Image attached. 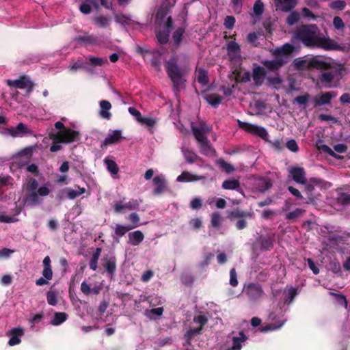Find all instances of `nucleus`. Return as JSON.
<instances>
[{
  "mask_svg": "<svg viewBox=\"0 0 350 350\" xmlns=\"http://www.w3.org/2000/svg\"><path fill=\"white\" fill-rule=\"evenodd\" d=\"M8 85L14 87L18 89L27 88L28 93L31 92L33 88V83L27 77L22 76L18 79L7 81Z\"/></svg>",
  "mask_w": 350,
  "mask_h": 350,
  "instance_id": "6e6552de",
  "label": "nucleus"
},
{
  "mask_svg": "<svg viewBox=\"0 0 350 350\" xmlns=\"http://www.w3.org/2000/svg\"><path fill=\"white\" fill-rule=\"evenodd\" d=\"M347 3L343 0H337L329 3L330 8L337 10H342L346 7Z\"/></svg>",
  "mask_w": 350,
  "mask_h": 350,
  "instance_id": "680f3d73",
  "label": "nucleus"
},
{
  "mask_svg": "<svg viewBox=\"0 0 350 350\" xmlns=\"http://www.w3.org/2000/svg\"><path fill=\"white\" fill-rule=\"evenodd\" d=\"M336 96V94L334 92H324L319 97H317L314 99V107H318L329 104L332 99Z\"/></svg>",
  "mask_w": 350,
  "mask_h": 350,
  "instance_id": "6ab92c4d",
  "label": "nucleus"
},
{
  "mask_svg": "<svg viewBox=\"0 0 350 350\" xmlns=\"http://www.w3.org/2000/svg\"><path fill=\"white\" fill-rule=\"evenodd\" d=\"M204 179H205V177L203 176H198L187 171H184L177 177L176 180L178 182H193Z\"/></svg>",
  "mask_w": 350,
  "mask_h": 350,
  "instance_id": "4be33fe9",
  "label": "nucleus"
},
{
  "mask_svg": "<svg viewBox=\"0 0 350 350\" xmlns=\"http://www.w3.org/2000/svg\"><path fill=\"white\" fill-rule=\"evenodd\" d=\"M104 162L107 165V168L109 172H111L112 175H116L119 172V167L118 164L113 160L105 159Z\"/></svg>",
  "mask_w": 350,
  "mask_h": 350,
  "instance_id": "c03bdc74",
  "label": "nucleus"
},
{
  "mask_svg": "<svg viewBox=\"0 0 350 350\" xmlns=\"http://www.w3.org/2000/svg\"><path fill=\"white\" fill-rule=\"evenodd\" d=\"M227 54L230 61L240 60L241 48L240 46L234 41H230L227 43L226 46Z\"/></svg>",
  "mask_w": 350,
  "mask_h": 350,
  "instance_id": "f8f14e48",
  "label": "nucleus"
},
{
  "mask_svg": "<svg viewBox=\"0 0 350 350\" xmlns=\"http://www.w3.org/2000/svg\"><path fill=\"white\" fill-rule=\"evenodd\" d=\"M318 34L319 28L317 25H302L296 29L295 37L305 46L315 48L319 38Z\"/></svg>",
  "mask_w": 350,
  "mask_h": 350,
  "instance_id": "7ed1b4c3",
  "label": "nucleus"
},
{
  "mask_svg": "<svg viewBox=\"0 0 350 350\" xmlns=\"http://www.w3.org/2000/svg\"><path fill=\"white\" fill-rule=\"evenodd\" d=\"M315 48H321L325 51H338L342 49L335 40L329 38L319 36L316 43Z\"/></svg>",
  "mask_w": 350,
  "mask_h": 350,
  "instance_id": "9d476101",
  "label": "nucleus"
},
{
  "mask_svg": "<svg viewBox=\"0 0 350 350\" xmlns=\"http://www.w3.org/2000/svg\"><path fill=\"white\" fill-rule=\"evenodd\" d=\"M222 188L226 190H236L240 189V183L237 179H228L222 183Z\"/></svg>",
  "mask_w": 350,
  "mask_h": 350,
  "instance_id": "f704fd0d",
  "label": "nucleus"
},
{
  "mask_svg": "<svg viewBox=\"0 0 350 350\" xmlns=\"http://www.w3.org/2000/svg\"><path fill=\"white\" fill-rule=\"evenodd\" d=\"M334 78V73L332 72H325L321 74L320 81L322 83H331Z\"/></svg>",
  "mask_w": 350,
  "mask_h": 350,
  "instance_id": "774afa93",
  "label": "nucleus"
},
{
  "mask_svg": "<svg viewBox=\"0 0 350 350\" xmlns=\"http://www.w3.org/2000/svg\"><path fill=\"white\" fill-rule=\"evenodd\" d=\"M330 294L335 297L336 301L339 305L345 307V308H347L348 301L344 295L335 293H330Z\"/></svg>",
  "mask_w": 350,
  "mask_h": 350,
  "instance_id": "13d9d810",
  "label": "nucleus"
},
{
  "mask_svg": "<svg viewBox=\"0 0 350 350\" xmlns=\"http://www.w3.org/2000/svg\"><path fill=\"white\" fill-rule=\"evenodd\" d=\"M265 76V70L262 67H257L253 70V79L256 83Z\"/></svg>",
  "mask_w": 350,
  "mask_h": 350,
  "instance_id": "5fc2aeb1",
  "label": "nucleus"
},
{
  "mask_svg": "<svg viewBox=\"0 0 350 350\" xmlns=\"http://www.w3.org/2000/svg\"><path fill=\"white\" fill-rule=\"evenodd\" d=\"M46 300L49 305L56 306L58 303L57 293L54 291H49L46 293Z\"/></svg>",
  "mask_w": 350,
  "mask_h": 350,
  "instance_id": "4d7b16f0",
  "label": "nucleus"
},
{
  "mask_svg": "<svg viewBox=\"0 0 350 350\" xmlns=\"http://www.w3.org/2000/svg\"><path fill=\"white\" fill-rule=\"evenodd\" d=\"M297 295V288L295 287H291L288 292H285L284 296V304L290 305L295 299Z\"/></svg>",
  "mask_w": 350,
  "mask_h": 350,
  "instance_id": "79ce46f5",
  "label": "nucleus"
},
{
  "mask_svg": "<svg viewBox=\"0 0 350 350\" xmlns=\"http://www.w3.org/2000/svg\"><path fill=\"white\" fill-rule=\"evenodd\" d=\"M200 150L202 154L208 157L215 156L216 153L215 149L211 146L208 140L200 144Z\"/></svg>",
  "mask_w": 350,
  "mask_h": 350,
  "instance_id": "7c9ffc66",
  "label": "nucleus"
},
{
  "mask_svg": "<svg viewBox=\"0 0 350 350\" xmlns=\"http://www.w3.org/2000/svg\"><path fill=\"white\" fill-rule=\"evenodd\" d=\"M100 110L99 112L100 116L106 120H109L111 117V113L109 110L111 109V104L108 100H103L100 102Z\"/></svg>",
  "mask_w": 350,
  "mask_h": 350,
  "instance_id": "a878e982",
  "label": "nucleus"
},
{
  "mask_svg": "<svg viewBox=\"0 0 350 350\" xmlns=\"http://www.w3.org/2000/svg\"><path fill=\"white\" fill-rule=\"evenodd\" d=\"M254 212L243 211L238 208L233 209L228 213V218L231 221L238 219L235 223V227L237 230H241L245 229L247 226L246 218L252 219L254 217Z\"/></svg>",
  "mask_w": 350,
  "mask_h": 350,
  "instance_id": "20e7f679",
  "label": "nucleus"
},
{
  "mask_svg": "<svg viewBox=\"0 0 350 350\" xmlns=\"http://www.w3.org/2000/svg\"><path fill=\"white\" fill-rule=\"evenodd\" d=\"M86 191L85 189L83 187H78V189L75 190L72 188H66L65 189V192L67 194V196L69 199L73 200L83 194Z\"/></svg>",
  "mask_w": 350,
  "mask_h": 350,
  "instance_id": "4c0bfd02",
  "label": "nucleus"
},
{
  "mask_svg": "<svg viewBox=\"0 0 350 350\" xmlns=\"http://www.w3.org/2000/svg\"><path fill=\"white\" fill-rule=\"evenodd\" d=\"M260 243L261 250L269 251L273 247L275 242V234L273 233H268L265 235H261L258 239Z\"/></svg>",
  "mask_w": 350,
  "mask_h": 350,
  "instance_id": "4468645a",
  "label": "nucleus"
},
{
  "mask_svg": "<svg viewBox=\"0 0 350 350\" xmlns=\"http://www.w3.org/2000/svg\"><path fill=\"white\" fill-rule=\"evenodd\" d=\"M163 310H164L163 308L161 307L152 308L150 310H148L146 312V315L148 318L152 319V315H156V316H159V317L161 316L163 314Z\"/></svg>",
  "mask_w": 350,
  "mask_h": 350,
  "instance_id": "69168bd1",
  "label": "nucleus"
},
{
  "mask_svg": "<svg viewBox=\"0 0 350 350\" xmlns=\"http://www.w3.org/2000/svg\"><path fill=\"white\" fill-rule=\"evenodd\" d=\"M75 40L78 42L94 44L96 43L98 37L94 35L79 36Z\"/></svg>",
  "mask_w": 350,
  "mask_h": 350,
  "instance_id": "a18cd8bd",
  "label": "nucleus"
},
{
  "mask_svg": "<svg viewBox=\"0 0 350 350\" xmlns=\"http://www.w3.org/2000/svg\"><path fill=\"white\" fill-rule=\"evenodd\" d=\"M217 163L219 167L228 174L232 173L234 171V166L232 164L226 162L222 159L217 160Z\"/></svg>",
  "mask_w": 350,
  "mask_h": 350,
  "instance_id": "603ef678",
  "label": "nucleus"
},
{
  "mask_svg": "<svg viewBox=\"0 0 350 350\" xmlns=\"http://www.w3.org/2000/svg\"><path fill=\"white\" fill-rule=\"evenodd\" d=\"M152 183L155 187L152 193L155 196H159L168 190L167 180L162 174L155 176L152 179Z\"/></svg>",
  "mask_w": 350,
  "mask_h": 350,
  "instance_id": "9b49d317",
  "label": "nucleus"
},
{
  "mask_svg": "<svg viewBox=\"0 0 350 350\" xmlns=\"http://www.w3.org/2000/svg\"><path fill=\"white\" fill-rule=\"evenodd\" d=\"M286 321V320L284 319V320H282V321H278V322H275L273 323L267 324L265 326H262L260 328V331L262 332H267L269 331H273V330L278 329L283 326V325L285 323Z\"/></svg>",
  "mask_w": 350,
  "mask_h": 350,
  "instance_id": "ea45409f",
  "label": "nucleus"
},
{
  "mask_svg": "<svg viewBox=\"0 0 350 350\" xmlns=\"http://www.w3.org/2000/svg\"><path fill=\"white\" fill-rule=\"evenodd\" d=\"M23 329L20 327L13 328L10 330V338L8 344L10 346H14L21 343V337L23 335Z\"/></svg>",
  "mask_w": 350,
  "mask_h": 350,
  "instance_id": "412c9836",
  "label": "nucleus"
},
{
  "mask_svg": "<svg viewBox=\"0 0 350 350\" xmlns=\"http://www.w3.org/2000/svg\"><path fill=\"white\" fill-rule=\"evenodd\" d=\"M93 23L100 28H106L111 24V19L105 16H96L92 19Z\"/></svg>",
  "mask_w": 350,
  "mask_h": 350,
  "instance_id": "72a5a7b5",
  "label": "nucleus"
},
{
  "mask_svg": "<svg viewBox=\"0 0 350 350\" xmlns=\"http://www.w3.org/2000/svg\"><path fill=\"white\" fill-rule=\"evenodd\" d=\"M328 68V64L318 57L310 58V70L315 68L318 70H326Z\"/></svg>",
  "mask_w": 350,
  "mask_h": 350,
  "instance_id": "c85d7f7f",
  "label": "nucleus"
},
{
  "mask_svg": "<svg viewBox=\"0 0 350 350\" xmlns=\"http://www.w3.org/2000/svg\"><path fill=\"white\" fill-rule=\"evenodd\" d=\"M183 153L186 161L189 163H193L196 161H203L202 158L197 155L196 152L189 149L183 150Z\"/></svg>",
  "mask_w": 350,
  "mask_h": 350,
  "instance_id": "473e14b6",
  "label": "nucleus"
},
{
  "mask_svg": "<svg viewBox=\"0 0 350 350\" xmlns=\"http://www.w3.org/2000/svg\"><path fill=\"white\" fill-rule=\"evenodd\" d=\"M128 219L132 224V226L131 228H135L141 225L140 219L139 215L136 213H132L129 215Z\"/></svg>",
  "mask_w": 350,
  "mask_h": 350,
  "instance_id": "bf43d9fd",
  "label": "nucleus"
},
{
  "mask_svg": "<svg viewBox=\"0 0 350 350\" xmlns=\"http://www.w3.org/2000/svg\"><path fill=\"white\" fill-rule=\"evenodd\" d=\"M166 73L173 85V90L178 92L185 88L187 80L185 78V71L178 65L176 57H171L165 62Z\"/></svg>",
  "mask_w": 350,
  "mask_h": 350,
  "instance_id": "f03ea898",
  "label": "nucleus"
},
{
  "mask_svg": "<svg viewBox=\"0 0 350 350\" xmlns=\"http://www.w3.org/2000/svg\"><path fill=\"white\" fill-rule=\"evenodd\" d=\"M289 176L297 183L304 185L306 184V173L302 167L292 166L288 170Z\"/></svg>",
  "mask_w": 350,
  "mask_h": 350,
  "instance_id": "1a4fd4ad",
  "label": "nucleus"
},
{
  "mask_svg": "<svg viewBox=\"0 0 350 350\" xmlns=\"http://www.w3.org/2000/svg\"><path fill=\"white\" fill-rule=\"evenodd\" d=\"M256 188L261 193L269 190L273 185L271 180L268 177H260L256 180Z\"/></svg>",
  "mask_w": 350,
  "mask_h": 350,
  "instance_id": "aec40b11",
  "label": "nucleus"
},
{
  "mask_svg": "<svg viewBox=\"0 0 350 350\" xmlns=\"http://www.w3.org/2000/svg\"><path fill=\"white\" fill-rule=\"evenodd\" d=\"M104 267L107 273L113 275L116 271V258L114 256H106L104 258Z\"/></svg>",
  "mask_w": 350,
  "mask_h": 350,
  "instance_id": "393cba45",
  "label": "nucleus"
},
{
  "mask_svg": "<svg viewBox=\"0 0 350 350\" xmlns=\"http://www.w3.org/2000/svg\"><path fill=\"white\" fill-rule=\"evenodd\" d=\"M247 336L243 332H239V337L232 338V346L228 350H241L242 345L241 343L247 340Z\"/></svg>",
  "mask_w": 350,
  "mask_h": 350,
  "instance_id": "2f4dec72",
  "label": "nucleus"
},
{
  "mask_svg": "<svg viewBox=\"0 0 350 350\" xmlns=\"http://www.w3.org/2000/svg\"><path fill=\"white\" fill-rule=\"evenodd\" d=\"M185 33L183 27H178L172 35L173 42L176 46H179L182 42V38Z\"/></svg>",
  "mask_w": 350,
  "mask_h": 350,
  "instance_id": "37998d69",
  "label": "nucleus"
},
{
  "mask_svg": "<svg viewBox=\"0 0 350 350\" xmlns=\"http://www.w3.org/2000/svg\"><path fill=\"white\" fill-rule=\"evenodd\" d=\"M266 142L269 143L271 148L277 151L282 150L284 147V142L282 139H276L274 141H271L268 139V141Z\"/></svg>",
  "mask_w": 350,
  "mask_h": 350,
  "instance_id": "0e129e2a",
  "label": "nucleus"
},
{
  "mask_svg": "<svg viewBox=\"0 0 350 350\" xmlns=\"http://www.w3.org/2000/svg\"><path fill=\"white\" fill-rule=\"evenodd\" d=\"M204 98L209 105L215 108H217L223 100V98L216 93L207 94Z\"/></svg>",
  "mask_w": 350,
  "mask_h": 350,
  "instance_id": "c756f323",
  "label": "nucleus"
},
{
  "mask_svg": "<svg viewBox=\"0 0 350 350\" xmlns=\"http://www.w3.org/2000/svg\"><path fill=\"white\" fill-rule=\"evenodd\" d=\"M68 317V314L64 312H55L54 317L51 321V324L55 326L59 325L67 320Z\"/></svg>",
  "mask_w": 350,
  "mask_h": 350,
  "instance_id": "e433bc0d",
  "label": "nucleus"
},
{
  "mask_svg": "<svg viewBox=\"0 0 350 350\" xmlns=\"http://www.w3.org/2000/svg\"><path fill=\"white\" fill-rule=\"evenodd\" d=\"M198 76H197V80L198 83H200L202 85H206L208 83V73L206 71V70L203 68H199L197 70Z\"/></svg>",
  "mask_w": 350,
  "mask_h": 350,
  "instance_id": "a19ab883",
  "label": "nucleus"
},
{
  "mask_svg": "<svg viewBox=\"0 0 350 350\" xmlns=\"http://www.w3.org/2000/svg\"><path fill=\"white\" fill-rule=\"evenodd\" d=\"M88 59L90 64L92 66H101L105 63L107 62V59L106 58L97 57L92 55L88 57Z\"/></svg>",
  "mask_w": 350,
  "mask_h": 350,
  "instance_id": "8fccbe9b",
  "label": "nucleus"
},
{
  "mask_svg": "<svg viewBox=\"0 0 350 350\" xmlns=\"http://www.w3.org/2000/svg\"><path fill=\"white\" fill-rule=\"evenodd\" d=\"M139 203L137 200L131 199L124 204L120 203H116L113 205L114 212L116 213H120L123 209L126 208L129 210H137L139 208Z\"/></svg>",
  "mask_w": 350,
  "mask_h": 350,
  "instance_id": "f3484780",
  "label": "nucleus"
},
{
  "mask_svg": "<svg viewBox=\"0 0 350 350\" xmlns=\"http://www.w3.org/2000/svg\"><path fill=\"white\" fill-rule=\"evenodd\" d=\"M237 123L239 127L247 133L256 135L265 141H268L269 134L265 128L239 120H237Z\"/></svg>",
  "mask_w": 350,
  "mask_h": 350,
  "instance_id": "423d86ee",
  "label": "nucleus"
},
{
  "mask_svg": "<svg viewBox=\"0 0 350 350\" xmlns=\"http://www.w3.org/2000/svg\"><path fill=\"white\" fill-rule=\"evenodd\" d=\"M300 19V14L297 11H293L287 16L286 22L288 25L296 24Z\"/></svg>",
  "mask_w": 350,
  "mask_h": 350,
  "instance_id": "3c124183",
  "label": "nucleus"
},
{
  "mask_svg": "<svg viewBox=\"0 0 350 350\" xmlns=\"http://www.w3.org/2000/svg\"><path fill=\"white\" fill-rule=\"evenodd\" d=\"M277 10L287 12L293 9L297 5L296 0H275Z\"/></svg>",
  "mask_w": 350,
  "mask_h": 350,
  "instance_id": "a211bd4d",
  "label": "nucleus"
},
{
  "mask_svg": "<svg viewBox=\"0 0 350 350\" xmlns=\"http://www.w3.org/2000/svg\"><path fill=\"white\" fill-rule=\"evenodd\" d=\"M293 51V46L290 44H285L282 47L275 49L274 55L278 57L286 56Z\"/></svg>",
  "mask_w": 350,
  "mask_h": 350,
  "instance_id": "c9c22d12",
  "label": "nucleus"
},
{
  "mask_svg": "<svg viewBox=\"0 0 350 350\" xmlns=\"http://www.w3.org/2000/svg\"><path fill=\"white\" fill-rule=\"evenodd\" d=\"M305 185V190L304 192L307 196V198L310 202H313L316 197L314 193V191L315 189L314 186L311 183H307Z\"/></svg>",
  "mask_w": 350,
  "mask_h": 350,
  "instance_id": "49530a36",
  "label": "nucleus"
},
{
  "mask_svg": "<svg viewBox=\"0 0 350 350\" xmlns=\"http://www.w3.org/2000/svg\"><path fill=\"white\" fill-rule=\"evenodd\" d=\"M79 135L78 131L66 128L62 131L49 134L50 139L55 143L70 144L75 142Z\"/></svg>",
  "mask_w": 350,
  "mask_h": 350,
  "instance_id": "39448f33",
  "label": "nucleus"
},
{
  "mask_svg": "<svg viewBox=\"0 0 350 350\" xmlns=\"http://www.w3.org/2000/svg\"><path fill=\"white\" fill-rule=\"evenodd\" d=\"M50 189L46 185L39 187L38 180L30 178L23 187L22 202L24 206L34 207L43 204V198L50 193Z\"/></svg>",
  "mask_w": 350,
  "mask_h": 350,
  "instance_id": "f257e3e1",
  "label": "nucleus"
},
{
  "mask_svg": "<svg viewBox=\"0 0 350 350\" xmlns=\"http://www.w3.org/2000/svg\"><path fill=\"white\" fill-rule=\"evenodd\" d=\"M7 131L8 134L13 137L31 133L28 126L22 122L18 123L16 127L8 128Z\"/></svg>",
  "mask_w": 350,
  "mask_h": 350,
  "instance_id": "dca6fc26",
  "label": "nucleus"
},
{
  "mask_svg": "<svg viewBox=\"0 0 350 350\" xmlns=\"http://www.w3.org/2000/svg\"><path fill=\"white\" fill-rule=\"evenodd\" d=\"M156 54H152V58L151 59V64L154 66L157 70H160L161 67V56L160 53L157 52H154Z\"/></svg>",
  "mask_w": 350,
  "mask_h": 350,
  "instance_id": "338daca9",
  "label": "nucleus"
},
{
  "mask_svg": "<svg viewBox=\"0 0 350 350\" xmlns=\"http://www.w3.org/2000/svg\"><path fill=\"white\" fill-rule=\"evenodd\" d=\"M202 332V327H197L194 329H189L184 335L186 340V344L189 346L191 345V340L195 336L200 334Z\"/></svg>",
  "mask_w": 350,
  "mask_h": 350,
  "instance_id": "58836bf2",
  "label": "nucleus"
},
{
  "mask_svg": "<svg viewBox=\"0 0 350 350\" xmlns=\"http://www.w3.org/2000/svg\"><path fill=\"white\" fill-rule=\"evenodd\" d=\"M51 260L49 256L44 258L42 260L43 270L42 276L46 280H51L53 278V271L51 267Z\"/></svg>",
  "mask_w": 350,
  "mask_h": 350,
  "instance_id": "5701e85b",
  "label": "nucleus"
},
{
  "mask_svg": "<svg viewBox=\"0 0 350 350\" xmlns=\"http://www.w3.org/2000/svg\"><path fill=\"white\" fill-rule=\"evenodd\" d=\"M262 64L269 70L277 71L286 64V61L283 57L276 56L275 59L265 60Z\"/></svg>",
  "mask_w": 350,
  "mask_h": 350,
  "instance_id": "2eb2a0df",
  "label": "nucleus"
},
{
  "mask_svg": "<svg viewBox=\"0 0 350 350\" xmlns=\"http://www.w3.org/2000/svg\"><path fill=\"white\" fill-rule=\"evenodd\" d=\"M253 11L256 16H260L264 12V4L261 0H256L253 7Z\"/></svg>",
  "mask_w": 350,
  "mask_h": 350,
  "instance_id": "052dcab7",
  "label": "nucleus"
},
{
  "mask_svg": "<svg viewBox=\"0 0 350 350\" xmlns=\"http://www.w3.org/2000/svg\"><path fill=\"white\" fill-rule=\"evenodd\" d=\"M115 21L121 25L126 27L133 25L135 22L128 16L123 14H113Z\"/></svg>",
  "mask_w": 350,
  "mask_h": 350,
  "instance_id": "bb28decb",
  "label": "nucleus"
},
{
  "mask_svg": "<svg viewBox=\"0 0 350 350\" xmlns=\"http://www.w3.org/2000/svg\"><path fill=\"white\" fill-rule=\"evenodd\" d=\"M124 137L122 135L121 130H114L105 137L102 142L100 147L103 148L107 146L118 144L121 142V139Z\"/></svg>",
  "mask_w": 350,
  "mask_h": 350,
  "instance_id": "ddd939ff",
  "label": "nucleus"
},
{
  "mask_svg": "<svg viewBox=\"0 0 350 350\" xmlns=\"http://www.w3.org/2000/svg\"><path fill=\"white\" fill-rule=\"evenodd\" d=\"M243 292L251 301H258L264 295L262 286L258 283L250 282L245 284Z\"/></svg>",
  "mask_w": 350,
  "mask_h": 350,
  "instance_id": "0eeeda50",
  "label": "nucleus"
},
{
  "mask_svg": "<svg viewBox=\"0 0 350 350\" xmlns=\"http://www.w3.org/2000/svg\"><path fill=\"white\" fill-rule=\"evenodd\" d=\"M221 217L218 212L211 215V224L215 228H219L221 226Z\"/></svg>",
  "mask_w": 350,
  "mask_h": 350,
  "instance_id": "6e6d98bb",
  "label": "nucleus"
},
{
  "mask_svg": "<svg viewBox=\"0 0 350 350\" xmlns=\"http://www.w3.org/2000/svg\"><path fill=\"white\" fill-rule=\"evenodd\" d=\"M156 36L160 44H167L169 41L170 31H159L157 33Z\"/></svg>",
  "mask_w": 350,
  "mask_h": 350,
  "instance_id": "09e8293b",
  "label": "nucleus"
},
{
  "mask_svg": "<svg viewBox=\"0 0 350 350\" xmlns=\"http://www.w3.org/2000/svg\"><path fill=\"white\" fill-rule=\"evenodd\" d=\"M295 67L298 70H310V59L296 60Z\"/></svg>",
  "mask_w": 350,
  "mask_h": 350,
  "instance_id": "de8ad7c7",
  "label": "nucleus"
},
{
  "mask_svg": "<svg viewBox=\"0 0 350 350\" xmlns=\"http://www.w3.org/2000/svg\"><path fill=\"white\" fill-rule=\"evenodd\" d=\"M131 229L132 228L130 227H126L120 224H116L115 227V233L118 237H122Z\"/></svg>",
  "mask_w": 350,
  "mask_h": 350,
  "instance_id": "e2e57ef3",
  "label": "nucleus"
},
{
  "mask_svg": "<svg viewBox=\"0 0 350 350\" xmlns=\"http://www.w3.org/2000/svg\"><path fill=\"white\" fill-rule=\"evenodd\" d=\"M129 243L133 246L139 245L144 240V235L140 230H135L132 232H129L128 234Z\"/></svg>",
  "mask_w": 350,
  "mask_h": 350,
  "instance_id": "b1692460",
  "label": "nucleus"
},
{
  "mask_svg": "<svg viewBox=\"0 0 350 350\" xmlns=\"http://www.w3.org/2000/svg\"><path fill=\"white\" fill-rule=\"evenodd\" d=\"M191 130L193 136L199 144L208 140L206 136L204 134V127H197L196 126H191Z\"/></svg>",
  "mask_w": 350,
  "mask_h": 350,
  "instance_id": "cd10ccee",
  "label": "nucleus"
},
{
  "mask_svg": "<svg viewBox=\"0 0 350 350\" xmlns=\"http://www.w3.org/2000/svg\"><path fill=\"white\" fill-rule=\"evenodd\" d=\"M305 212V210L297 208L293 211L289 212L286 215V219L290 221H293L302 215Z\"/></svg>",
  "mask_w": 350,
  "mask_h": 350,
  "instance_id": "864d4df0",
  "label": "nucleus"
}]
</instances>
